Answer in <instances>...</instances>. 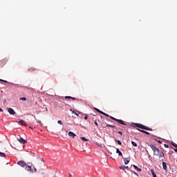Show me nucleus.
<instances>
[{
    "mask_svg": "<svg viewBox=\"0 0 177 177\" xmlns=\"http://www.w3.org/2000/svg\"><path fill=\"white\" fill-rule=\"evenodd\" d=\"M147 145L152 149L153 151V156H156L158 157L159 159L162 158V157H165L164 152L160 151V149L156 146V145L149 144L147 143Z\"/></svg>",
    "mask_w": 177,
    "mask_h": 177,
    "instance_id": "obj_1",
    "label": "nucleus"
},
{
    "mask_svg": "<svg viewBox=\"0 0 177 177\" xmlns=\"http://www.w3.org/2000/svg\"><path fill=\"white\" fill-rule=\"evenodd\" d=\"M6 63H8V59H3L0 60V68H2L3 67H4Z\"/></svg>",
    "mask_w": 177,
    "mask_h": 177,
    "instance_id": "obj_2",
    "label": "nucleus"
},
{
    "mask_svg": "<svg viewBox=\"0 0 177 177\" xmlns=\"http://www.w3.org/2000/svg\"><path fill=\"white\" fill-rule=\"evenodd\" d=\"M18 165H20V167H24L27 165L26 162L24 160H20L17 162Z\"/></svg>",
    "mask_w": 177,
    "mask_h": 177,
    "instance_id": "obj_3",
    "label": "nucleus"
},
{
    "mask_svg": "<svg viewBox=\"0 0 177 177\" xmlns=\"http://www.w3.org/2000/svg\"><path fill=\"white\" fill-rule=\"evenodd\" d=\"M7 110H8V113L10 114H11V115H15V114H16V112L12 108H7Z\"/></svg>",
    "mask_w": 177,
    "mask_h": 177,
    "instance_id": "obj_4",
    "label": "nucleus"
},
{
    "mask_svg": "<svg viewBox=\"0 0 177 177\" xmlns=\"http://www.w3.org/2000/svg\"><path fill=\"white\" fill-rule=\"evenodd\" d=\"M29 165H26V171H31L32 172V163H28Z\"/></svg>",
    "mask_w": 177,
    "mask_h": 177,
    "instance_id": "obj_5",
    "label": "nucleus"
},
{
    "mask_svg": "<svg viewBox=\"0 0 177 177\" xmlns=\"http://www.w3.org/2000/svg\"><path fill=\"white\" fill-rule=\"evenodd\" d=\"M140 128V129H145V131H153V129L149 128L148 127H146L143 124Z\"/></svg>",
    "mask_w": 177,
    "mask_h": 177,
    "instance_id": "obj_6",
    "label": "nucleus"
},
{
    "mask_svg": "<svg viewBox=\"0 0 177 177\" xmlns=\"http://www.w3.org/2000/svg\"><path fill=\"white\" fill-rule=\"evenodd\" d=\"M122 158L124 160V164L126 165L129 164V161H131V158H124V157H122Z\"/></svg>",
    "mask_w": 177,
    "mask_h": 177,
    "instance_id": "obj_7",
    "label": "nucleus"
},
{
    "mask_svg": "<svg viewBox=\"0 0 177 177\" xmlns=\"http://www.w3.org/2000/svg\"><path fill=\"white\" fill-rule=\"evenodd\" d=\"M18 140L20 143H22V145H26V143H27V140L23 139V138H18Z\"/></svg>",
    "mask_w": 177,
    "mask_h": 177,
    "instance_id": "obj_8",
    "label": "nucleus"
},
{
    "mask_svg": "<svg viewBox=\"0 0 177 177\" xmlns=\"http://www.w3.org/2000/svg\"><path fill=\"white\" fill-rule=\"evenodd\" d=\"M68 136H71V138H75V136H77V135H75V133H74L73 131H69L68 133Z\"/></svg>",
    "mask_w": 177,
    "mask_h": 177,
    "instance_id": "obj_9",
    "label": "nucleus"
},
{
    "mask_svg": "<svg viewBox=\"0 0 177 177\" xmlns=\"http://www.w3.org/2000/svg\"><path fill=\"white\" fill-rule=\"evenodd\" d=\"M65 99H72V100H77V102L78 100H80L78 98L71 97V96H66Z\"/></svg>",
    "mask_w": 177,
    "mask_h": 177,
    "instance_id": "obj_10",
    "label": "nucleus"
},
{
    "mask_svg": "<svg viewBox=\"0 0 177 177\" xmlns=\"http://www.w3.org/2000/svg\"><path fill=\"white\" fill-rule=\"evenodd\" d=\"M19 124H20L21 125H23V127H27V123H26V121L24 120H20L19 122Z\"/></svg>",
    "mask_w": 177,
    "mask_h": 177,
    "instance_id": "obj_11",
    "label": "nucleus"
},
{
    "mask_svg": "<svg viewBox=\"0 0 177 177\" xmlns=\"http://www.w3.org/2000/svg\"><path fill=\"white\" fill-rule=\"evenodd\" d=\"M116 153L118 154L119 156L120 157H124L122 156V153L120 151V149H118V148L116 149Z\"/></svg>",
    "mask_w": 177,
    "mask_h": 177,
    "instance_id": "obj_12",
    "label": "nucleus"
},
{
    "mask_svg": "<svg viewBox=\"0 0 177 177\" xmlns=\"http://www.w3.org/2000/svg\"><path fill=\"white\" fill-rule=\"evenodd\" d=\"M133 167L134 169H136L138 172H140L142 171V169L138 167V166L133 165Z\"/></svg>",
    "mask_w": 177,
    "mask_h": 177,
    "instance_id": "obj_13",
    "label": "nucleus"
},
{
    "mask_svg": "<svg viewBox=\"0 0 177 177\" xmlns=\"http://www.w3.org/2000/svg\"><path fill=\"white\" fill-rule=\"evenodd\" d=\"M116 122H118V124H121L122 125H125V123L123 122L122 120L118 119V120H116Z\"/></svg>",
    "mask_w": 177,
    "mask_h": 177,
    "instance_id": "obj_14",
    "label": "nucleus"
},
{
    "mask_svg": "<svg viewBox=\"0 0 177 177\" xmlns=\"http://www.w3.org/2000/svg\"><path fill=\"white\" fill-rule=\"evenodd\" d=\"M138 131H140V132H142V133H146V135H150V133L145 131V130H141V129H138Z\"/></svg>",
    "mask_w": 177,
    "mask_h": 177,
    "instance_id": "obj_15",
    "label": "nucleus"
},
{
    "mask_svg": "<svg viewBox=\"0 0 177 177\" xmlns=\"http://www.w3.org/2000/svg\"><path fill=\"white\" fill-rule=\"evenodd\" d=\"M162 167L163 169H165V171H167V163H165V162H162Z\"/></svg>",
    "mask_w": 177,
    "mask_h": 177,
    "instance_id": "obj_16",
    "label": "nucleus"
},
{
    "mask_svg": "<svg viewBox=\"0 0 177 177\" xmlns=\"http://www.w3.org/2000/svg\"><path fill=\"white\" fill-rule=\"evenodd\" d=\"M0 157H3V158H6V154L0 151Z\"/></svg>",
    "mask_w": 177,
    "mask_h": 177,
    "instance_id": "obj_17",
    "label": "nucleus"
},
{
    "mask_svg": "<svg viewBox=\"0 0 177 177\" xmlns=\"http://www.w3.org/2000/svg\"><path fill=\"white\" fill-rule=\"evenodd\" d=\"M151 173L153 175V177H157L156 172H154V169H151Z\"/></svg>",
    "mask_w": 177,
    "mask_h": 177,
    "instance_id": "obj_18",
    "label": "nucleus"
},
{
    "mask_svg": "<svg viewBox=\"0 0 177 177\" xmlns=\"http://www.w3.org/2000/svg\"><path fill=\"white\" fill-rule=\"evenodd\" d=\"M95 110L97 111V113H100V114H103V111H100L97 108H95Z\"/></svg>",
    "mask_w": 177,
    "mask_h": 177,
    "instance_id": "obj_19",
    "label": "nucleus"
},
{
    "mask_svg": "<svg viewBox=\"0 0 177 177\" xmlns=\"http://www.w3.org/2000/svg\"><path fill=\"white\" fill-rule=\"evenodd\" d=\"M131 145L133 146H134V147H138V144H136V142H133V141H131Z\"/></svg>",
    "mask_w": 177,
    "mask_h": 177,
    "instance_id": "obj_20",
    "label": "nucleus"
},
{
    "mask_svg": "<svg viewBox=\"0 0 177 177\" xmlns=\"http://www.w3.org/2000/svg\"><path fill=\"white\" fill-rule=\"evenodd\" d=\"M37 69L35 68H29L28 71H35Z\"/></svg>",
    "mask_w": 177,
    "mask_h": 177,
    "instance_id": "obj_21",
    "label": "nucleus"
},
{
    "mask_svg": "<svg viewBox=\"0 0 177 177\" xmlns=\"http://www.w3.org/2000/svg\"><path fill=\"white\" fill-rule=\"evenodd\" d=\"M81 139H82V140H83L84 142H88V139H86V138H85V137H82Z\"/></svg>",
    "mask_w": 177,
    "mask_h": 177,
    "instance_id": "obj_22",
    "label": "nucleus"
},
{
    "mask_svg": "<svg viewBox=\"0 0 177 177\" xmlns=\"http://www.w3.org/2000/svg\"><path fill=\"white\" fill-rule=\"evenodd\" d=\"M115 142H117L118 145H119L120 146H121V145H122V143L121 142V141L118 140H115Z\"/></svg>",
    "mask_w": 177,
    "mask_h": 177,
    "instance_id": "obj_23",
    "label": "nucleus"
},
{
    "mask_svg": "<svg viewBox=\"0 0 177 177\" xmlns=\"http://www.w3.org/2000/svg\"><path fill=\"white\" fill-rule=\"evenodd\" d=\"M19 100H23V101L26 102V100H27V98H26V97H21V98H19Z\"/></svg>",
    "mask_w": 177,
    "mask_h": 177,
    "instance_id": "obj_24",
    "label": "nucleus"
},
{
    "mask_svg": "<svg viewBox=\"0 0 177 177\" xmlns=\"http://www.w3.org/2000/svg\"><path fill=\"white\" fill-rule=\"evenodd\" d=\"M106 127H109L110 128H115V126L111 124H106Z\"/></svg>",
    "mask_w": 177,
    "mask_h": 177,
    "instance_id": "obj_25",
    "label": "nucleus"
},
{
    "mask_svg": "<svg viewBox=\"0 0 177 177\" xmlns=\"http://www.w3.org/2000/svg\"><path fill=\"white\" fill-rule=\"evenodd\" d=\"M72 113L73 114H75V115H77V117H78L79 114L77 112L72 111Z\"/></svg>",
    "mask_w": 177,
    "mask_h": 177,
    "instance_id": "obj_26",
    "label": "nucleus"
},
{
    "mask_svg": "<svg viewBox=\"0 0 177 177\" xmlns=\"http://www.w3.org/2000/svg\"><path fill=\"white\" fill-rule=\"evenodd\" d=\"M142 124H136V127H137V128H140L142 127Z\"/></svg>",
    "mask_w": 177,
    "mask_h": 177,
    "instance_id": "obj_27",
    "label": "nucleus"
},
{
    "mask_svg": "<svg viewBox=\"0 0 177 177\" xmlns=\"http://www.w3.org/2000/svg\"><path fill=\"white\" fill-rule=\"evenodd\" d=\"M57 123L59 124V125H63V122H62V120H58Z\"/></svg>",
    "mask_w": 177,
    "mask_h": 177,
    "instance_id": "obj_28",
    "label": "nucleus"
},
{
    "mask_svg": "<svg viewBox=\"0 0 177 177\" xmlns=\"http://www.w3.org/2000/svg\"><path fill=\"white\" fill-rule=\"evenodd\" d=\"M119 168L120 169H123L124 171H125V166H121Z\"/></svg>",
    "mask_w": 177,
    "mask_h": 177,
    "instance_id": "obj_29",
    "label": "nucleus"
},
{
    "mask_svg": "<svg viewBox=\"0 0 177 177\" xmlns=\"http://www.w3.org/2000/svg\"><path fill=\"white\" fill-rule=\"evenodd\" d=\"M171 145H172V146H174V147H176L177 149V145L175 144V142H172Z\"/></svg>",
    "mask_w": 177,
    "mask_h": 177,
    "instance_id": "obj_30",
    "label": "nucleus"
},
{
    "mask_svg": "<svg viewBox=\"0 0 177 177\" xmlns=\"http://www.w3.org/2000/svg\"><path fill=\"white\" fill-rule=\"evenodd\" d=\"M0 81H1L2 82L8 83V81H6V80H2V79H0Z\"/></svg>",
    "mask_w": 177,
    "mask_h": 177,
    "instance_id": "obj_31",
    "label": "nucleus"
},
{
    "mask_svg": "<svg viewBox=\"0 0 177 177\" xmlns=\"http://www.w3.org/2000/svg\"><path fill=\"white\" fill-rule=\"evenodd\" d=\"M164 146H165V147H166V149H168V147H169V146L167 144H165Z\"/></svg>",
    "mask_w": 177,
    "mask_h": 177,
    "instance_id": "obj_32",
    "label": "nucleus"
},
{
    "mask_svg": "<svg viewBox=\"0 0 177 177\" xmlns=\"http://www.w3.org/2000/svg\"><path fill=\"white\" fill-rule=\"evenodd\" d=\"M37 122H39V124H40L41 126L44 125V124H42V122H41V120L37 121Z\"/></svg>",
    "mask_w": 177,
    "mask_h": 177,
    "instance_id": "obj_33",
    "label": "nucleus"
},
{
    "mask_svg": "<svg viewBox=\"0 0 177 177\" xmlns=\"http://www.w3.org/2000/svg\"><path fill=\"white\" fill-rule=\"evenodd\" d=\"M124 169H128V171H129V167L128 166H125Z\"/></svg>",
    "mask_w": 177,
    "mask_h": 177,
    "instance_id": "obj_34",
    "label": "nucleus"
},
{
    "mask_svg": "<svg viewBox=\"0 0 177 177\" xmlns=\"http://www.w3.org/2000/svg\"><path fill=\"white\" fill-rule=\"evenodd\" d=\"M34 172H37V168L33 166Z\"/></svg>",
    "mask_w": 177,
    "mask_h": 177,
    "instance_id": "obj_35",
    "label": "nucleus"
},
{
    "mask_svg": "<svg viewBox=\"0 0 177 177\" xmlns=\"http://www.w3.org/2000/svg\"><path fill=\"white\" fill-rule=\"evenodd\" d=\"M94 124H95L97 127H99V124H97V122H95Z\"/></svg>",
    "mask_w": 177,
    "mask_h": 177,
    "instance_id": "obj_36",
    "label": "nucleus"
},
{
    "mask_svg": "<svg viewBox=\"0 0 177 177\" xmlns=\"http://www.w3.org/2000/svg\"><path fill=\"white\" fill-rule=\"evenodd\" d=\"M118 133H120V135L122 136V131H118Z\"/></svg>",
    "mask_w": 177,
    "mask_h": 177,
    "instance_id": "obj_37",
    "label": "nucleus"
},
{
    "mask_svg": "<svg viewBox=\"0 0 177 177\" xmlns=\"http://www.w3.org/2000/svg\"><path fill=\"white\" fill-rule=\"evenodd\" d=\"M84 120H88V116H85Z\"/></svg>",
    "mask_w": 177,
    "mask_h": 177,
    "instance_id": "obj_38",
    "label": "nucleus"
},
{
    "mask_svg": "<svg viewBox=\"0 0 177 177\" xmlns=\"http://www.w3.org/2000/svg\"><path fill=\"white\" fill-rule=\"evenodd\" d=\"M110 118H111V120H114L115 118H113V116H110Z\"/></svg>",
    "mask_w": 177,
    "mask_h": 177,
    "instance_id": "obj_39",
    "label": "nucleus"
},
{
    "mask_svg": "<svg viewBox=\"0 0 177 177\" xmlns=\"http://www.w3.org/2000/svg\"><path fill=\"white\" fill-rule=\"evenodd\" d=\"M113 120L117 121V120H118V119H116L115 118H114Z\"/></svg>",
    "mask_w": 177,
    "mask_h": 177,
    "instance_id": "obj_40",
    "label": "nucleus"
},
{
    "mask_svg": "<svg viewBox=\"0 0 177 177\" xmlns=\"http://www.w3.org/2000/svg\"><path fill=\"white\" fill-rule=\"evenodd\" d=\"M174 151L177 153V149H174Z\"/></svg>",
    "mask_w": 177,
    "mask_h": 177,
    "instance_id": "obj_41",
    "label": "nucleus"
},
{
    "mask_svg": "<svg viewBox=\"0 0 177 177\" xmlns=\"http://www.w3.org/2000/svg\"><path fill=\"white\" fill-rule=\"evenodd\" d=\"M0 111L2 112V111H3V110L0 108Z\"/></svg>",
    "mask_w": 177,
    "mask_h": 177,
    "instance_id": "obj_42",
    "label": "nucleus"
},
{
    "mask_svg": "<svg viewBox=\"0 0 177 177\" xmlns=\"http://www.w3.org/2000/svg\"><path fill=\"white\" fill-rule=\"evenodd\" d=\"M101 114H103V115H106V113L104 112H103V113Z\"/></svg>",
    "mask_w": 177,
    "mask_h": 177,
    "instance_id": "obj_43",
    "label": "nucleus"
},
{
    "mask_svg": "<svg viewBox=\"0 0 177 177\" xmlns=\"http://www.w3.org/2000/svg\"><path fill=\"white\" fill-rule=\"evenodd\" d=\"M106 115V117H109V115H108L107 113H106V115Z\"/></svg>",
    "mask_w": 177,
    "mask_h": 177,
    "instance_id": "obj_44",
    "label": "nucleus"
},
{
    "mask_svg": "<svg viewBox=\"0 0 177 177\" xmlns=\"http://www.w3.org/2000/svg\"><path fill=\"white\" fill-rule=\"evenodd\" d=\"M73 176V175H71V174H69V177H72Z\"/></svg>",
    "mask_w": 177,
    "mask_h": 177,
    "instance_id": "obj_45",
    "label": "nucleus"
},
{
    "mask_svg": "<svg viewBox=\"0 0 177 177\" xmlns=\"http://www.w3.org/2000/svg\"><path fill=\"white\" fill-rule=\"evenodd\" d=\"M29 128H30V129H32V127H29Z\"/></svg>",
    "mask_w": 177,
    "mask_h": 177,
    "instance_id": "obj_46",
    "label": "nucleus"
},
{
    "mask_svg": "<svg viewBox=\"0 0 177 177\" xmlns=\"http://www.w3.org/2000/svg\"><path fill=\"white\" fill-rule=\"evenodd\" d=\"M135 175H138V174H136V172H134Z\"/></svg>",
    "mask_w": 177,
    "mask_h": 177,
    "instance_id": "obj_47",
    "label": "nucleus"
},
{
    "mask_svg": "<svg viewBox=\"0 0 177 177\" xmlns=\"http://www.w3.org/2000/svg\"><path fill=\"white\" fill-rule=\"evenodd\" d=\"M159 143H161V141H158Z\"/></svg>",
    "mask_w": 177,
    "mask_h": 177,
    "instance_id": "obj_48",
    "label": "nucleus"
},
{
    "mask_svg": "<svg viewBox=\"0 0 177 177\" xmlns=\"http://www.w3.org/2000/svg\"><path fill=\"white\" fill-rule=\"evenodd\" d=\"M77 113L80 114V111H77Z\"/></svg>",
    "mask_w": 177,
    "mask_h": 177,
    "instance_id": "obj_49",
    "label": "nucleus"
},
{
    "mask_svg": "<svg viewBox=\"0 0 177 177\" xmlns=\"http://www.w3.org/2000/svg\"><path fill=\"white\" fill-rule=\"evenodd\" d=\"M42 161H44V159H41Z\"/></svg>",
    "mask_w": 177,
    "mask_h": 177,
    "instance_id": "obj_50",
    "label": "nucleus"
}]
</instances>
